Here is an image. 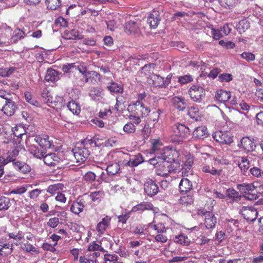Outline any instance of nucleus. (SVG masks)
<instances>
[{
  "label": "nucleus",
  "mask_w": 263,
  "mask_h": 263,
  "mask_svg": "<svg viewBox=\"0 0 263 263\" xmlns=\"http://www.w3.org/2000/svg\"><path fill=\"white\" fill-rule=\"evenodd\" d=\"M148 162L150 164L155 167L156 174L160 176L167 177L171 172L175 170L173 164L160 158L159 156L150 159Z\"/></svg>",
  "instance_id": "1"
},
{
  "label": "nucleus",
  "mask_w": 263,
  "mask_h": 263,
  "mask_svg": "<svg viewBox=\"0 0 263 263\" xmlns=\"http://www.w3.org/2000/svg\"><path fill=\"white\" fill-rule=\"evenodd\" d=\"M172 139L178 142L182 141L183 139L190 135V130L184 124L176 123L172 126Z\"/></svg>",
  "instance_id": "2"
},
{
  "label": "nucleus",
  "mask_w": 263,
  "mask_h": 263,
  "mask_svg": "<svg viewBox=\"0 0 263 263\" xmlns=\"http://www.w3.org/2000/svg\"><path fill=\"white\" fill-rule=\"evenodd\" d=\"M188 94L193 102L201 103L205 98V91L200 85H193L188 90Z\"/></svg>",
  "instance_id": "3"
},
{
  "label": "nucleus",
  "mask_w": 263,
  "mask_h": 263,
  "mask_svg": "<svg viewBox=\"0 0 263 263\" xmlns=\"http://www.w3.org/2000/svg\"><path fill=\"white\" fill-rule=\"evenodd\" d=\"M85 142H82L79 146L75 147L72 151L76 162L82 163L85 162L90 155L88 147H85Z\"/></svg>",
  "instance_id": "4"
},
{
  "label": "nucleus",
  "mask_w": 263,
  "mask_h": 263,
  "mask_svg": "<svg viewBox=\"0 0 263 263\" xmlns=\"http://www.w3.org/2000/svg\"><path fill=\"white\" fill-rule=\"evenodd\" d=\"M89 198L87 196L79 197L76 200L73 201L70 205V211L76 215H79L82 212L85 207L89 204Z\"/></svg>",
  "instance_id": "5"
},
{
  "label": "nucleus",
  "mask_w": 263,
  "mask_h": 263,
  "mask_svg": "<svg viewBox=\"0 0 263 263\" xmlns=\"http://www.w3.org/2000/svg\"><path fill=\"white\" fill-rule=\"evenodd\" d=\"M179 156V152L175 148L170 147H166L163 152L161 154V156H159L160 158L172 164L177 161Z\"/></svg>",
  "instance_id": "6"
},
{
  "label": "nucleus",
  "mask_w": 263,
  "mask_h": 263,
  "mask_svg": "<svg viewBox=\"0 0 263 263\" xmlns=\"http://www.w3.org/2000/svg\"><path fill=\"white\" fill-rule=\"evenodd\" d=\"M131 109L134 115H138L142 118L146 117L150 112L149 107L145 106L144 102L137 101L132 106Z\"/></svg>",
  "instance_id": "7"
},
{
  "label": "nucleus",
  "mask_w": 263,
  "mask_h": 263,
  "mask_svg": "<svg viewBox=\"0 0 263 263\" xmlns=\"http://www.w3.org/2000/svg\"><path fill=\"white\" fill-rule=\"evenodd\" d=\"M213 138L223 144H230L233 142V136L228 132L217 131L213 134Z\"/></svg>",
  "instance_id": "8"
},
{
  "label": "nucleus",
  "mask_w": 263,
  "mask_h": 263,
  "mask_svg": "<svg viewBox=\"0 0 263 263\" xmlns=\"http://www.w3.org/2000/svg\"><path fill=\"white\" fill-rule=\"evenodd\" d=\"M141 20H130L127 22L124 26V31L127 34H136L139 31L141 25Z\"/></svg>",
  "instance_id": "9"
},
{
  "label": "nucleus",
  "mask_w": 263,
  "mask_h": 263,
  "mask_svg": "<svg viewBox=\"0 0 263 263\" xmlns=\"http://www.w3.org/2000/svg\"><path fill=\"white\" fill-rule=\"evenodd\" d=\"M241 214L248 222H252L256 219L258 212L253 207H244L241 210Z\"/></svg>",
  "instance_id": "10"
},
{
  "label": "nucleus",
  "mask_w": 263,
  "mask_h": 263,
  "mask_svg": "<svg viewBox=\"0 0 263 263\" xmlns=\"http://www.w3.org/2000/svg\"><path fill=\"white\" fill-rule=\"evenodd\" d=\"M200 169L203 173L215 177L220 176L223 172L221 168H216L212 164H204L201 166Z\"/></svg>",
  "instance_id": "11"
},
{
  "label": "nucleus",
  "mask_w": 263,
  "mask_h": 263,
  "mask_svg": "<svg viewBox=\"0 0 263 263\" xmlns=\"http://www.w3.org/2000/svg\"><path fill=\"white\" fill-rule=\"evenodd\" d=\"M60 154L59 153H51L46 155L43 157L44 163L48 166H55L57 165L61 160Z\"/></svg>",
  "instance_id": "12"
},
{
  "label": "nucleus",
  "mask_w": 263,
  "mask_h": 263,
  "mask_svg": "<svg viewBox=\"0 0 263 263\" xmlns=\"http://www.w3.org/2000/svg\"><path fill=\"white\" fill-rule=\"evenodd\" d=\"M34 140L41 147L45 149L51 148L52 145V141L49 139V137L47 135H37Z\"/></svg>",
  "instance_id": "13"
},
{
  "label": "nucleus",
  "mask_w": 263,
  "mask_h": 263,
  "mask_svg": "<svg viewBox=\"0 0 263 263\" xmlns=\"http://www.w3.org/2000/svg\"><path fill=\"white\" fill-rule=\"evenodd\" d=\"M144 191L150 196L156 195L159 192V187L154 181L149 179L144 183Z\"/></svg>",
  "instance_id": "14"
},
{
  "label": "nucleus",
  "mask_w": 263,
  "mask_h": 263,
  "mask_svg": "<svg viewBox=\"0 0 263 263\" xmlns=\"http://www.w3.org/2000/svg\"><path fill=\"white\" fill-rule=\"evenodd\" d=\"M111 220V217L107 215L98 223L96 226V231L99 234H103L105 233L110 225Z\"/></svg>",
  "instance_id": "15"
},
{
  "label": "nucleus",
  "mask_w": 263,
  "mask_h": 263,
  "mask_svg": "<svg viewBox=\"0 0 263 263\" xmlns=\"http://www.w3.org/2000/svg\"><path fill=\"white\" fill-rule=\"evenodd\" d=\"M17 108V107L12 98L11 99V101H5V104L3 107L2 110L7 116H11L14 114Z\"/></svg>",
  "instance_id": "16"
},
{
  "label": "nucleus",
  "mask_w": 263,
  "mask_h": 263,
  "mask_svg": "<svg viewBox=\"0 0 263 263\" xmlns=\"http://www.w3.org/2000/svg\"><path fill=\"white\" fill-rule=\"evenodd\" d=\"M151 80L152 84L155 87H166L170 84V81L165 79V78L162 77L158 74H154L151 77Z\"/></svg>",
  "instance_id": "17"
},
{
  "label": "nucleus",
  "mask_w": 263,
  "mask_h": 263,
  "mask_svg": "<svg viewBox=\"0 0 263 263\" xmlns=\"http://www.w3.org/2000/svg\"><path fill=\"white\" fill-rule=\"evenodd\" d=\"M154 210V206L153 204L148 201H143L141 203L134 206L131 209V212L140 213L143 212L145 211Z\"/></svg>",
  "instance_id": "18"
},
{
  "label": "nucleus",
  "mask_w": 263,
  "mask_h": 263,
  "mask_svg": "<svg viewBox=\"0 0 263 263\" xmlns=\"http://www.w3.org/2000/svg\"><path fill=\"white\" fill-rule=\"evenodd\" d=\"M161 20L160 14L158 10H153L147 19V22L149 24L151 28H156Z\"/></svg>",
  "instance_id": "19"
},
{
  "label": "nucleus",
  "mask_w": 263,
  "mask_h": 263,
  "mask_svg": "<svg viewBox=\"0 0 263 263\" xmlns=\"http://www.w3.org/2000/svg\"><path fill=\"white\" fill-rule=\"evenodd\" d=\"M231 97L230 91L219 89L215 92V99L219 103H225L230 99Z\"/></svg>",
  "instance_id": "20"
},
{
  "label": "nucleus",
  "mask_w": 263,
  "mask_h": 263,
  "mask_svg": "<svg viewBox=\"0 0 263 263\" xmlns=\"http://www.w3.org/2000/svg\"><path fill=\"white\" fill-rule=\"evenodd\" d=\"M173 107L179 111H184L186 106V104L183 98L179 97H175L172 99Z\"/></svg>",
  "instance_id": "21"
},
{
  "label": "nucleus",
  "mask_w": 263,
  "mask_h": 263,
  "mask_svg": "<svg viewBox=\"0 0 263 263\" xmlns=\"http://www.w3.org/2000/svg\"><path fill=\"white\" fill-rule=\"evenodd\" d=\"M241 143L243 148L248 152H253L256 148L254 139L248 137H243L241 140Z\"/></svg>",
  "instance_id": "22"
},
{
  "label": "nucleus",
  "mask_w": 263,
  "mask_h": 263,
  "mask_svg": "<svg viewBox=\"0 0 263 263\" xmlns=\"http://www.w3.org/2000/svg\"><path fill=\"white\" fill-rule=\"evenodd\" d=\"M85 82L89 84L97 83L101 79L100 74L95 71H89L84 76Z\"/></svg>",
  "instance_id": "23"
},
{
  "label": "nucleus",
  "mask_w": 263,
  "mask_h": 263,
  "mask_svg": "<svg viewBox=\"0 0 263 263\" xmlns=\"http://www.w3.org/2000/svg\"><path fill=\"white\" fill-rule=\"evenodd\" d=\"M64 36L68 40H80L83 37L82 32L77 29L66 30L64 32Z\"/></svg>",
  "instance_id": "24"
},
{
  "label": "nucleus",
  "mask_w": 263,
  "mask_h": 263,
  "mask_svg": "<svg viewBox=\"0 0 263 263\" xmlns=\"http://www.w3.org/2000/svg\"><path fill=\"white\" fill-rule=\"evenodd\" d=\"M179 188L181 194L186 193L192 189V183L187 178H182L179 183Z\"/></svg>",
  "instance_id": "25"
},
{
  "label": "nucleus",
  "mask_w": 263,
  "mask_h": 263,
  "mask_svg": "<svg viewBox=\"0 0 263 263\" xmlns=\"http://www.w3.org/2000/svg\"><path fill=\"white\" fill-rule=\"evenodd\" d=\"M172 240L179 245L187 246L190 245V239L184 234L181 233L179 235H175L172 238Z\"/></svg>",
  "instance_id": "26"
},
{
  "label": "nucleus",
  "mask_w": 263,
  "mask_h": 263,
  "mask_svg": "<svg viewBox=\"0 0 263 263\" xmlns=\"http://www.w3.org/2000/svg\"><path fill=\"white\" fill-rule=\"evenodd\" d=\"M59 79V73L54 69L48 68L47 70L45 80L47 82H54Z\"/></svg>",
  "instance_id": "27"
},
{
  "label": "nucleus",
  "mask_w": 263,
  "mask_h": 263,
  "mask_svg": "<svg viewBox=\"0 0 263 263\" xmlns=\"http://www.w3.org/2000/svg\"><path fill=\"white\" fill-rule=\"evenodd\" d=\"M193 135L198 139H204L209 136L207 128L204 126H200L196 128L194 131Z\"/></svg>",
  "instance_id": "28"
},
{
  "label": "nucleus",
  "mask_w": 263,
  "mask_h": 263,
  "mask_svg": "<svg viewBox=\"0 0 263 263\" xmlns=\"http://www.w3.org/2000/svg\"><path fill=\"white\" fill-rule=\"evenodd\" d=\"M103 90L99 87H92L89 92V96L94 101H100L103 98Z\"/></svg>",
  "instance_id": "29"
},
{
  "label": "nucleus",
  "mask_w": 263,
  "mask_h": 263,
  "mask_svg": "<svg viewBox=\"0 0 263 263\" xmlns=\"http://www.w3.org/2000/svg\"><path fill=\"white\" fill-rule=\"evenodd\" d=\"M217 222V219L212 212L206 216L204 219V223L206 229H212L215 227Z\"/></svg>",
  "instance_id": "30"
},
{
  "label": "nucleus",
  "mask_w": 263,
  "mask_h": 263,
  "mask_svg": "<svg viewBox=\"0 0 263 263\" xmlns=\"http://www.w3.org/2000/svg\"><path fill=\"white\" fill-rule=\"evenodd\" d=\"M65 104V101L63 97L57 96L53 98L49 106L56 109H60L64 107Z\"/></svg>",
  "instance_id": "31"
},
{
  "label": "nucleus",
  "mask_w": 263,
  "mask_h": 263,
  "mask_svg": "<svg viewBox=\"0 0 263 263\" xmlns=\"http://www.w3.org/2000/svg\"><path fill=\"white\" fill-rule=\"evenodd\" d=\"M14 168L23 174H26L31 171L30 167L25 163L17 161L13 163Z\"/></svg>",
  "instance_id": "32"
},
{
  "label": "nucleus",
  "mask_w": 263,
  "mask_h": 263,
  "mask_svg": "<svg viewBox=\"0 0 263 263\" xmlns=\"http://www.w3.org/2000/svg\"><path fill=\"white\" fill-rule=\"evenodd\" d=\"M143 161L144 160L142 155L138 154V155L134 156L133 158H130L125 165L130 167H136L142 163Z\"/></svg>",
  "instance_id": "33"
},
{
  "label": "nucleus",
  "mask_w": 263,
  "mask_h": 263,
  "mask_svg": "<svg viewBox=\"0 0 263 263\" xmlns=\"http://www.w3.org/2000/svg\"><path fill=\"white\" fill-rule=\"evenodd\" d=\"M28 150L34 157L38 159L43 158L45 154V152L44 151H40L38 147L35 145H30L28 146Z\"/></svg>",
  "instance_id": "34"
},
{
  "label": "nucleus",
  "mask_w": 263,
  "mask_h": 263,
  "mask_svg": "<svg viewBox=\"0 0 263 263\" xmlns=\"http://www.w3.org/2000/svg\"><path fill=\"white\" fill-rule=\"evenodd\" d=\"M47 8L50 10H58L62 5L61 0H45Z\"/></svg>",
  "instance_id": "35"
},
{
  "label": "nucleus",
  "mask_w": 263,
  "mask_h": 263,
  "mask_svg": "<svg viewBox=\"0 0 263 263\" xmlns=\"http://www.w3.org/2000/svg\"><path fill=\"white\" fill-rule=\"evenodd\" d=\"M104 196V191L103 190H99L91 192L88 197L89 199H90L92 201L99 202Z\"/></svg>",
  "instance_id": "36"
},
{
  "label": "nucleus",
  "mask_w": 263,
  "mask_h": 263,
  "mask_svg": "<svg viewBox=\"0 0 263 263\" xmlns=\"http://www.w3.org/2000/svg\"><path fill=\"white\" fill-rule=\"evenodd\" d=\"M67 107L73 115H79L81 111L80 104L73 100L69 101L67 105Z\"/></svg>",
  "instance_id": "37"
},
{
  "label": "nucleus",
  "mask_w": 263,
  "mask_h": 263,
  "mask_svg": "<svg viewBox=\"0 0 263 263\" xmlns=\"http://www.w3.org/2000/svg\"><path fill=\"white\" fill-rule=\"evenodd\" d=\"M21 248L23 251L27 253L34 252L36 254H39L40 253L39 249L34 247L28 241L22 243L21 245Z\"/></svg>",
  "instance_id": "38"
},
{
  "label": "nucleus",
  "mask_w": 263,
  "mask_h": 263,
  "mask_svg": "<svg viewBox=\"0 0 263 263\" xmlns=\"http://www.w3.org/2000/svg\"><path fill=\"white\" fill-rule=\"evenodd\" d=\"M238 165L242 171L246 172L250 166L249 159L246 157H239Z\"/></svg>",
  "instance_id": "39"
},
{
  "label": "nucleus",
  "mask_w": 263,
  "mask_h": 263,
  "mask_svg": "<svg viewBox=\"0 0 263 263\" xmlns=\"http://www.w3.org/2000/svg\"><path fill=\"white\" fill-rule=\"evenodd\" d=\"M41 97L43 98L44 102L50 105L51 102L53 99V97L52 95V92L48 90L47 88H44L42 92H41Z\"/></svg>",
  "instance_id": "40"
},
{
  "label": "nucleus",
  "mask_w": 263,
  "mask_h": 263,
  "mask_svg": "<svg viewBox=\"0 0 263 263\" xmlns=\"http://www.w3.org/2000/svg\"><path fill=\"white\" fill-rule=\"evenodd\" d=\"M237 188L242 193L246 194L249 191H252L253 189H256V186L253 183H242L237 185Z\"/></svg>",
  "instance_id": "41"
},
{
  "label": "nucleus",
  "mask_w": 263,
  "mask_h": 263,
  "mask_svg": "<svg viewBox=\"0 0 263 263\" xmlns=\"http://www.w3.org/2000/svg\"><path fill=\"white\" fill-rule=\"evenodd\" d=\"M194 198L193 196L191 194L182 196L179 199V203L185 206L191 205L194 203Z\"/></svg>",
  "instance_id": "42"
},
{
  "label": "nucleus",
  "mask_w": 263,
  "mask_h": 263,
  "mask_svg": "<svg viewBox=\"0 0 263 263\" xmlns=\"http://www.w3.org/2000/svg\"><path fill=\"white\" fill-rule=\"evenodd\" d=\"M108 89L112 93H122L123 92V86L116 82H111L110 84L107 86Z\"/></svg>",
  "instance_id": "43"
},
{
  "label": "nucleus",
  "mask_w": 263,
  "mask_h": 263,
  "mask_svg": "<svg viewBox=\"0 0 263 263\" xmlns=\"http://www.w3.org/2000/svg\"><path fill=\"white\" fill-rule=\"evenodd\" d=\"M25 32L19 28L15 29L13 32V35L11 38V42L13 43H16L18 40L22 39L25 36Z\"/></svg>",
  "instance_id": "44"
},
{
  "label": "nucleus",
  "mask_w": 263,
  "mask_h": 263,
  "mask_svg": "<svg viewBox=\"0 0 263 263\" xmlns=\"http://www.w3.org/2000/svg\"><path fill=\"white\" fill-rule=\"evenodd\" d=\"M227 196L232 200L233 201L238 202L240 200L241 196L239 193L233 189H228L227 190Z\"/></svg>",
  "instance_id": "45"
},
{
  "label": "nucleus",
  "mask_w": 263,
  "mask_h": 263,
  "mask_svg": "<svg viewBox=\"0 0 263 263\" xmlns=\"http://www.w3.org/2000/svg\"><path fill=\"white\" fill-rule=\"evenodd\" d=\"M120 170V165L117 163H114L112 164L108 165L106 171H107V174L110 176H113L116 174Z\"/></svg>",
  "instance_id": "46"
},
{
  "label": "nucleus",
  "mask_w": 263,
  "mask_h": 263,
  "mask_svg": "<svg viewBox=\"0 0 263 263\" xmlns=\"http://www.w3.org/2000/svg\"><path fill=\"white\" fill-rule=\"evenodd\" d=\"M188 115L192 119L197 120L200 116V112L197 106H191L188 108Z\"/></svg>",
  "instance_id": "47"
},
{
  "label": "nucleus",
  "mask_w": 263,
  "mask_h": 263,
  "mask_svg": "<svg viewBox=\"0 0 263 263\" xmlns=\"http://www.w3.org/2000/svg\"><path fill=\"white\" fill-rule=\"evenodd\" d=\"M62 185L60 183L50 185L47 189V192L54 195L60 192L62 189Z\"/></svg>",
  "instance_id": "48"
},
{
  "label": "nucleus",
  "mask_w": 263,
  "mask_h": 263,
  "mask_svg": "<svg viewBox=\"0 0 263 263\" xmlns=\"http://www.w3.org/2000/svg\"><path fill=\"white\" fill-rule=\"evenodd\" d=\"M12 132L14 136L19 138H21L26 133L24 127L20 124L17 125L12 128Z\"/></svg>",
  "instance_id": "49"
},
{
  "label": "nucleus",
  "mask_w": 263,
  "mask_h": 263,
  "mask_svg": "<svg viewBox=\"0 0 263 263\" xmlns=\"http://www.w3.org/2000/svg\"><path fill=\"white\" fill-rule=\"evenodd\" d=\"M117 253L119 254V255L121 258H124V260H130L132 259V258L133 257V255L124 248H120L118 250Z\"/></svg>",
  "instance_id": "50"
},
{
  "label": "nucleus",
  "mask_w": 263,
  "mask_h": 263,
  "mask_svg": "<svg viewBox=\"0 0 263 263\" xmlns=\"http://www.w3.org/2000/svg\"><path fill=\"white\" fill-rule=\"evenodd\" d=\"M10 200L6 197H0V210H6L11 205Z\"/></svg>",
  "instance_id": "51"
},
{
  "label": "nucleus",
  "mask_w": 263,
  "mask_h": 263,
  "mask_svg": "<svg viewBox=\"0 0 263 263\" xmlns=\"http://www.w3.org/2000/svg\"><path fill=\"white\" fill-rule=\"evenodd\" d=\"M80 263H96L95 258L91 255V252L81 256L79 258Z\"/></svg>",
  "instance_id": "52"
},
{
  "label": "nucleus",
  "mask_w": 263,
  "mask_h": 263,
  "mask_svg": "<svg viewBox=\"0 0 263 263\" xmlns=\"http://www.w3.org/2000/svg\"><path fill=\"white\" fill-rule=\"evenodd\" d=\"M193 80V77L190 74L180 76L178 77V82L181 85H185L191 82Z\"/></svg>",
  "instance_id": "53"
},
{
  "label": "nucleus",
  "mask_w": 263,
  "mask_h": 263,
  "mask_svg": "<svg viewBox=\"0 0 263 263\" xmlns=\"http://www.w3.org/2000/svg\"><path fill=\"white\" fill-rule=\"evenodd\" d=\"M13 245H9V243H5L3 245V247L0 249V254L6 255L11 254L13 250Z\"/></svg>",
  "instance_id": "54"
},
{
  "label": "nucleus",
  "mask_w": 263,
  "mask_h": 263,
  "mask_svg": "<svg viewBox=\"0 0 263 263\" xmlns=\"http://www.w3.org/2000/svg\"><path fill=\"white\" fill-rule=\"evenodd\" d=\"M18 149L14 148L8 151L6 158L8 159V161L13 163L15 160V157L18 155Z\"/></svg>",
  "instance_id": "55"
},
{
  "label": "nucleus",
  "mask_w": 263,
  "mask_h": 263,
  "mask_svg": "<svg viewBox=\"0 0 263 263\" xmlns=\"http://www.w3.org/2000/svg\"><path fill=\"white\" fill-rule=\"evenodd\" d=\"M238 0H219L220 5L226 8H232L235 6Z\"/></svg>",
  "instance_id": "56"
},
{
  "label": "nucleus",
  "mask_w": 263,
  "mask_h": 263,
  "mask_svg": "<svg viewBox=\"0 0 263 263\" xmlns=\"http://www.w3.org/2000/svg\"><path fill=\"white\" fill-rule=\"evenodd\" d=\"M250 27V24L248 21L243 20L239 21L237 29L240 33L244 32Z\"/></svg>",
  "instance_id": "57"
},
{
  "label": "nucleus",
  "mask_w": 263,
  "mask_h": 263,
  "mask_svg": "<svg viewBox=\"0 0 263 263\" xmlns=\"http://www.w3.org/2000/svg\"><path fill=\"white\" fill-rule=\"evenodd\" d=\"M83 180L87 183H92L96 179V174L91 171L86 172L83 177Z\"/></svg>",
  "instance_id": "58"
},
{
  "label": "nucleus",
  "mask_w": 263,
  "mask_h": 263,
  "mask_svg": "<svg viewBox=\"0 0 263 263\" xmlns=\"http://www.w3.org/2000/svg\"><path fill=\"white\" fill-rule=\"evenodd\" d=\"M244 197L250 200H254L259 197L256 189H253L252 191H249L247 194H244Z\"/></svg>",
  "instance_id": "59"
},
{
  "label": "nucleus",
  "mask_w": 263,
  "mask_h": 263,
  "mask_svg": "<svg viewBox=\"0 0 263 263\" xmlns=\"http://www.w3.org/2000/svg\"><path fill=\"white\" fill-rule=\"evenodd\" d=\"M194 162V157L192 155H188L185 156V160L184 163L185 169H190Z\"/></svg>",
  "instance_id": "60"
},
{
  "label": "nucleus",
  "mask_w": 263,
  "mask_h": 263,
  "mask_svg": "<svg viewBox=\"0 0 263 263\" xmlns=\"http://www.w3.org/2000/svg\"><path fill=\"white\" fill-rule=\"evenodd\" d=\"M42 192V190L39 189L32 190L28 193V197L31 199L36 200Z\"/></svg>",
  "instance_id": "61"
},
{
  "label": "nucleus",
  "mask_w": 263,
  "mask_h": 263,
  "mask_svg": "<svg viewBox=\"0 0 263 263\" xmlns=\"http://www.w3.org/2000/svg\"><path fill=\"white\" fill-rule=\"evenodd\" d=\"M123 129L126 133H134L136 131V127L132 123L128 122L124 126Z\"/></svg>",
  "instance_id": "62"
},
{
  "label": "nucleus",
  "mask_w": 263,
  "mask_h": 263,
  "mask_svg": "<svg viewBox=\"0 0 263 263\" xmlns=\"http://www.w3.org/2000/svg\"><path fill=\"white\" fill-rule=\"evenodd\" d=\"M88 250L90 252L95 251H103V248L99 244L97 243L95 241L90 243L88 246Z\"/></svg>",
  "instance_id": "63"
},
{
  "label": "nucleus",
  "mask_w": 263,
  "mask_h": 263,
  "mask_svg": "<svg viewBox=\"0 0 263 263\" xmlns=\"http://www.w3.org/2000/svg\"><path fill=\"white\" fill-rule=\"evenodd\" d=\"M153 228L158 233H163L166 232V228L164 224L162 222L158 223L153 226Z\"/></svg>",
  "instance_id": "64"
}]
</instances>
